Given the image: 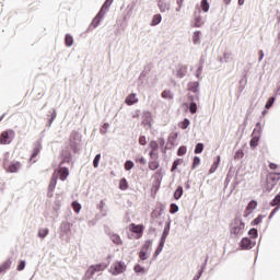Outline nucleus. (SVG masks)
<instances>
[{"label": "nucleus", "mask_w": 280, "mask_h": 280, "mask_svg": "<svg viewBox=\"0 0 280 280\" xmlns=\"http://www.w3.org/2000/svg\"><path fill=\"white\" fill-rule=\"evenodd\" d=\"M246 225L242 222V219L235 218L230 224L231 235H242Z\"/></svg>", "instance_id": "nucleus-3"}, {"label": "nucleus", "mask_w": 280, "mask_h": 280, "mask_svg": "<svg viewBox=\"0 0 280 280\" xmlns=\"http://www.w3.org/2000/svg\"><path fill=\"white\" fill-rule=\"evenodd\" d=\"M162 97H163L164 100H173V98H174V95H172V91H170V90H164V91L162 92Z\"/></svg>", "instance_id": "nucleus-26"}, {"label": "nucleus", "mask_w": 280, "mask_h": 280, "mask_svg": "<svg viewBox=\"0 0 280 280\" xmlns=\"http://www.w3.org/2000/svg\"><path fill=\"white\" fill-rule=\"evenodd\" d=\"M136 163H140V165H145V158L140 156V158L136 159Z\"/></svg>", "instance_id": "nucleus-51"}, {"label": "nucleus", "mask_w": 280, "mask_h": 280, "mask_svg": "<svg viewBox=\"0 0 280 280\" xmlns=\"http://www.w3.org/2000/svg\"><path fill=\"white\" fill-rule=\"evenodd\" d=\"M220 161H221V158L219 155L217 156V161L210 167V171H209L210 174H213L218 170V167H220Z\"/></svg>", "instance_id": "nucleus-18"}, {"label": "nucleus", "mask_w": 280, "mask_h": 280, "mask_svg": "<svg viewBox=\"0 0 280 280\" xmlns=\"http://www.w3.org/2000/svg\"><path fill=\"white\" fill-rule=\"evenodd\" d=\"M135 272H144V269H143V267H141V265H136Z\"/></svg>", "instance_id": "nucleus-53"}, {"label": "nucleus", "mask_w": 280, "mask_h": 280, "mask_svg": "<svg viewBox=\"0 0 280 280\" xmlns=\"http://www.w3.org/2000/svg\"><path fill=\"white\" fill-rule=\"evenodd\" d=\"M139 258L142 260V261H145V259H148V254L145 252H141L139 253Z\"/></svg>", "instance_id": "nucleus-49"}, {"label": "nucleus", "mask_w": 280, "mask_h": 280, "mask_svg": "<svg viewBox=\"0 0 280 280\" xmlns=\"http://www.w3.org/2000/svg\"><path fill=\"white\" fill-rule=\"evenodd\" d=\"M65 43L67 47H72L73 46V36L67 34L65 37Z\"/></svg>", "instance_id": "nucleus-25"}, {"label": "nucleus", "mask_w": 280, "mask_h": 280, "mask_svg": "<svg viewBox=\"0 0 280 280\" xmlns=\"http://www.w3.org/2000/svg\"><path fill=\"white\" fill-rule=\"evenodd\" d=\"M162 20L163 18L161 16V14L153 15V19L151 21L152 27H154L155 25H159V23H161Z\"/></svg>", "instance_id": "nucleus-20"}, {"label": "nucleus", "mask_w": 280, "mask_h": 280, "mask_svg": "<svg viewBox=\"0 0 280 280\" xmlns=\"http://www.w3.org/2000/svg\"><path fill=\"white\" fill-rule=\"evenodd\" d=\"M57 183H58V177L54 176V174H52V177H51L49 186H48L49 191H54V189H56Z\"/></svg>", "instance_id": "nucleus-17"}, {"label": "nucleus", "mask_w": 280, "mask_h": 280, "mask_svg": "<svg viewBox=\"0 0 280 280\" xmlns=\"http://www.w3.org/2000/svg\"><path fill=\"white\" fill-rule=\"evenodd\" d=\"M149 148L153 151V152H159V142L152 140L149 143Z\"/></svg>", "instance_id": "nucleus-29"}, {"label": "nucleus", "mask_w": 280, "mask_h": 280, "mask_svg": "<svg viewBox=\"0 0 280 280\" xmlns=\"http://www.w3.org/2000/svg\"><path fill=\"white\" fill-rule=\"evenodd\" d=\"M189 112L191 113V115H196V113H198V105H196V103L191 102L189 105Z\"/></svg>", "instance_id": "nucleus-35"}, {"label": "nucleus", "mask_w": 280, "mask_h": 280, "mask_svg": "<svg viewBox=\"0 0 280 280\" xmlns=\"http://www.w3.org/2000/svg\"><path fill=\"white\" fill-rule=\"evenodd\" d=\"M18 270L21 271V270H25V260H21L19 266H18Z\"/></svg>", "instance_id": "nucleus-52"}, {"label": "nucleus", "mask_w": 280, "mask_h": 280, "mask_svg": "<svg viewBox=\"0 0 280 280\" xmlns=\"http://www.w3.org/2000/svg\"><path fill=\"white\" fill-rule=\"evenodd\" d=\"M126 269H127V266L124 261H115L112 264V266L109 268V272L114 277H117L118 275H124Z\"/></svg>", "instance_id": "nucleus-6"}, {"label": "nucleus", "mask_w": 280, "mask_h": 280, "mask_svg": "<svg viewBox=\"0 0 280 280\" xmlns=\"http://www.w3.org/2000/svg\"><path fill=\"white\" fill-rule=\"evenodd\" d=\"M253 242L250 241V238L248 237H244L242 241H241V246L245 249H248V248H252V245Z\"/></svg>", "instance_id": "nucleus-15"}, {"label": "nucleus", "mask_w": 280, "mask_h": 280, "mask_svg": "<svg viewBox=\"0 0 280 280\" xmlns=\"http://www.w3.org/2000/svg\"><path fill=\"white\" fill-rule=\"evenodd\" d=\"M152 247V242L151 241H145L142 248L140 249V252L142 253H150V248Z\"/></svg>", "instance_id": "nucleus-19"}, {"label": "nucleus", "mask_w": 280, "mask_h": 280, "mask_svg": "<svg viewBox=\"0 0 280 280\" xmlns=\"http://www.w3.org/2000/svg\"><path fill=\"white\" fill-rule=\"evenodd\" d=\"M113 3V0H106L105 3L103 4L102 9L97 13V15L93 19L92 21V27H97L100 25V22L104 19V15L106 14V10L110 8V4Z\"/></svg>", "instance_id": "nucleus-4"}, {"label": "nucleus", "mask_w": 280, "mask_h": 280, "mask_svg": "<svg viewBox=\"0 0 280 280\" xmlns=\"http://www.w3.org/2000/svg\"><path fill=\"white\" fill-rule=\"evenodd\" d=\"M280 180V173L271 172L267 175L266 183L262 186V191L270 192Z\"/></svg>", "instance_id": "nucleus-2"}, {"label": "nucleus", "mask_w": 280, "mask_h": 280, "mask_svg": "<svg viewBox=\"0 0 280 280\" xmlns=\"http://www.w3.org/2000/svg\"><path fill=\"white\" fill-rule=\"evenodd\" d=\"M102 159V154H96L93 161V166L94 167H100V161Z\"/></svg>", "instance_id": "nucleus-38"}, {"label": "nucleus", "mask_w": 280, "mask_h": 280, "mask_svg": "<svg viewBox=\"0 0 280 280\" xmlns=\"http://www.w3.org/2000/svg\"><path fill=\"white\" fill-rule=\"evenodd\" d=\"M132 167H135V163L132 161H127L125 163V170H127V172H129V170H132Z\"/></svg>", "instance_id": "nucleus-43"}, {"label": "nucleus", "mask_w": 280, "mask_h": 280, "mask_svg": "<svg viewBox=\"0 0 280 280\" xmlns=\"http://www.w3.org/2000/svg\"><path fill=\"white\" fill-rule=\"evenodd\" d=\"M149 155L151 156V159H154L159 156V153H156V151L151 150Z\"/></svg>", "instance_id": "nucleus-55"}, {"label": "nucleus", "mask_w": 280, "mask_h": 280, "mask_svg": "<svg viewBox=\"0 0 280 280\" xmlns=\"http://www.w3.org/2000/svg\"><path fill=\"white\" fill-rule=\"evenodd\" d=\"M139 143H140V145H145L148 143V140L145 139V136H141L139 138Z\"/></svg>", "instance_id": "nucleus-50"}, {"label": "nucleus", "mask_w": 280, "mask_h": 280, "mask_svg": "<svg viewBox=\"0 0 280 280\" xmlns=\"http://www.w3.org/2000/svg\"><path fill=\"white\" fill-rule=\"evenodd\" d=\"M278 167H279V165H277L276 163H270L269 164L270 170H277Z\"/></svg>", "instance_id": "nucleus-56"}, {"label": "nucleus", "mask_w": 280, "mask_h": 280, "mask_svg": "<svg viewBox=\"0 0 280 280\" xmlns=\"http://www.w3.org/2000/svg\"><path fill=\"white\" fill-rule=\"evenodd\" d=\"M40 150H42L40 144H37V145L34 148V150H33V153H32V155H31V160L36 159V155H37V154H40Z\"/></svg>", "instance_id": "nucleus-28"}, {"label": "nucleus", "mask_w": 280, "mask_h": 280, "mask_svg": "<svg viewBox=\"0 0 280 280\" xmlns=\"http://www.w3.org/2000/svg\"><path fill=\"white\" fill-rule=\"evenodd\" d=\"M234 159H244V151L242 149H240L238 151H236Z\"/></svg>", "instance_id": "nucleus-46"}, {"label": "nucleus", "mask_w": 280, "mask_h": 280, "mask_svg": "<svg viewBox=\"0 0 280 280\" xmlns=\"http://www.w3.org/2000/svg\"><path fill=\"white\" fill-rule=\"evenodd\" d=\"M13 139H14V130L9 129L5 131H2V133L0 135V144L8 145L12 143Z\"/></svg>", "instance_id": "nucleus-7"}, {"label": "nucleus", "mask_w": 280, "mask_h": 280, "mask_svg": "<svg viewBox=\"0 0 280 280\" xmlns=\"http://www.w3.org/2000/svg\"><path fill=\"white\" fill-rule=\"evenodd\" d=\"M105 268H107V265L104 262L90 266L85 271V279L86 280L93 279V276L95 275V272H104Z\"/></svg>", "instance_id": "nucleus-5"}, {"label": "nucleus", "mask_w": 280, "mask_h": 280, "mask_svg": "<svg viewBox=\"0 0 280 280\" xmlns=\"http://www.w3.org/2000/svg\"><path fill=\"white\" fill-rule=\"evenodd\" d=\"M198 86H199L198 82H192V83H190V84L188 85V89H189V91H191L192 93H198Z\"/></svg>", "instance_id": "nucleus-32"}, {"label": "nucleus", "mask_w": 280, "mask_h": 280, "mask_svg": "<svg viewBox=\"0 0 280 280\" xmlns=\"http://www.w3.org/2000/svg\"><path fill=\"white\" fill-rule=\"evenodd\" d=\"M238 5H244V0H238Z\"/></svg>", "instance_id": "nucleus-61"}, {"label": "nucleus", "mask_w": 280, "mask_h": 280, "mask_svg": "<svg viewBox=\"0 0 280 280\" xmlns=\"http://www.w3.org/2000/svg\"><path fill=\"white\" fill-rule=\"evenodd\" d=\"M262 220H264V215L259 214L256 219L252 221L253 226H257V224H261Z\"/></svg>", "instance_id": "nucleus-37"}, {"label": "nucleus", "mask_w": 280, "mask_h": 280, "mask_svg": "<svg viewBox=\"0 0 280 280\" xmlns=\"http://www.w3.org/2000/svg\"><path fill=\"white\" fill-rule=\"evenodd\" d=\"M57 115L58 114L56 113V109H52V112L50 113V119H49L48 126H51L54 124V119H56Z\"/></svg>", "instance_id": "nucleus-41"}, {"label": "nucleus", "mask_w": 280, "mask_h": 280, "mask_svg": "<svg viewBox=\"0 0 280 280\" xmlns=\"http://www.w3.org/2000/svg\"><path fill=\"white\" fill-rule=\"evenodd\" d=\"M183 1L185 0H177V4L179 5V8H183Z\"/></svg>", "instance_id": "nucleus-59"}, {"label": "nucleus", "mask_w": 280, "mask_h": 280, "mask_svg": "<svg viewBox=\"0 0 280 280\" xmlns=\"http://www.w3.org/2000/svg\"><path fill=\"white\" fill-rule=\"evenodd\" d=\"M192 42H194L195 45H198V43H200V31H197V32L194 33Z\"/></svg>", "instance_id": "nucleus-34"}, {"label": "nucleus", "mask_w": 280, "mask_h": 280, "mask_svg": "<svg viewBox=\"0 0 280 280\" xmlns=\"http://www.w3.org/2000/svg\"><path fill=\"white\" fill-rule=\"evenodd\" d=\"M248 235L253 238V240H257V229H250L248 232Z\"/></svg>", "instance_id": "nucleus-42"}, {"label": "nucleus", "mask_w": 280, "mask_h": 280, "mask_svg": "<svg viewBox=\"0 0 280 280\" xmlns=\"http://www.w3.org/2000/svg\"><path fill=\"white\" fill-rule=\"evenodd\" d=\"M46 235H49V229L45 228V229L38 230V237H40L42 240H45Z\"/></svg>", "instance_id": "nucleus-24"}, {"label": "nucleus", "mask_w": 280, "mask_h": 280, "mask_svg": "<svg viewBox=\"0 0 280 280\" xmlns=\"http://www.w3.org/2000/svg\"><path fill=\"white\" fill-rule=\"evenodd\" d=\"M198 165H200V158L195 156L194 162H192V170H196V167H198Z\"/></svg>", "instance_id": "nucleus-47"}, {"label": "nucleus", "mask_w": 280, "mask_h": 280, "mask_svg": "<svg viewBox=\"0 0 280 280\" xmlns=\"http://www.w3.org/2000/svg\"><path fill=\"white\" fill-rule=\"evenodd\" d=\"M209 1L208 0H201V10L202 12H209Z\"/></svg>", "instance_id": "nucleus-31"}, {"label": "nucleus", "mask_w": 280, "mask_h": 280, "mask_svg": "<svg viewBox=\"0 0 280 280\" xmlns=\"http://www.w3.org/2000/svg\"><path fill=\"white\" fill-rule=\"evenodd\" d=\"M149 170H152L153 172L155 170H159V162L158 161H152L149 163Z\"/></svg>", "instance_id": "nucleus-39"}, {"label": "nucleus", "mask_w": 280, "mask_h": 280, "mask_svg": "<svg viewBox=\"0 0 280 280\" xmlns=\"http://www.w3.org/2000/svg\"><path fill=\"white\" fill-rule=\"evenodd\" d=\"M137 102H139V98H137V94L135 93L129 94L125 100V104H127V106H132L137 104Z\"/></svg>", "instance_id": "nucleus-11"}, {"label": "nucleus", "mask_w": 280, "mask_h": 280, "mask_svg": "<svg viewBox=\"0 0 280 280\" xmlns=\"http://www.w3.org/2000/svg\"><path fill=\"white\" fill-rule=\"evenodd\" d=\"M191 122L189 121V119L185 118L182 122H179V128H182V130H187Z\"/></svg>", "instance_id": "nucleus-27"}, {"label": "nucleus", "mask_w": 280, "mask_h": 280, "mask_svg": "<svg viewBox=\"0 0 280 280\" xmlns=\"http://www.w3.org/2000/svg\"><path fill=\"white\" fill-rule=\"evenodd\" d=\"M187 73V67L182 66L177 70V78H185V74Z\"/></svg>", "instance_id": "nucleus-23"}, {"label": "nucleus", "mask_w": 280, "mask_h": 280, "mask_svg": "<svg viewBox=\"0 0 280 280\" xmlns=\"http://www.w3.org/2000/svg\"><path fill=\"white\" fill-rule=\"evenodd\" d=\"M279 209H280L279 207H276V208L271 211L269 218H272V215H275V213H277V211H279Z\"/></svg>", "instance_id": "nucleus-57"}, {"label": "nucleus", "mask_w": 280, "mask_h": 280, "mask_svg": "<svg viewBox=\"0 0 280 280\" xmlns=\"http://www.w3.org/2000/svg\"><path fill=\"white\" fill-rule=\"evenodd\" d=\"M264 60V50H259V61Z\"/></svg>", "instance_id": "nucleus-58"}, {"label": "nucleus", "mask_w": 280, "mask_h": 280, "mask_svg": "<svg viewBox=\"0 0 280 280\" xmlns=\"http://www.w3.org/2000/svg\"><path fill=\"white\" fill-rule=\"evenodd\" d=\"M256 209H257V201L256 200L249 201L245 210L246 215H250V213H253V211Z\"/></svg>", "instance_id": "nucleus-12"}, {"label": "nucleus", "mask_w": 280, "mask_h": 280, "mask_svg": "<svg viewBox=\"0 0 280 280\" xmlns=\"http://www.w3.org/2000/svg\"><path fill=\"white\" fill-rule=\"evenodd\" d=\"M2 165L5 170V172H9L11 174H14V173L19 172V170H21L20 162L12 161V156L10 155V153L4 154Z\"/></svg>", "instance_id": "nucleus-1"}, {"label": "nucleus", "mask_w": 280, "mask_h": 280, "mask_svg": "<svg viewBox=\"0 0 280 280\" xmlns=\"http://www.w3.org/2000/svg\"><path fill=\"white\" fill-rule=\"evenodd\" d=\"M185 154H187V147H179V149L177 151V155L185 156Z\"/></svg>", "instance_id": "nucleus-40"}, {"label": "nucleus", "mask_w": 280, "mask_h": 280, "mask_svg": "<svg viewBox=\"0 0 280 280\" xmlns=\"http://www.w3.org/2000/svg\"><path fill=\"white\" fill-rule=\"evenodd\" d=\"M261 135V130L259 129H254L253 135H252V140L249 142L250 148H257L259 145V137Z\"/></svg>", "instance_id": "nucleus-10"}, {"label": "nucleus", "mask_w": 280, "mask_h": 280, "mask_svg": "<svg viewBox=\"0 0 280 280\" xmlns=\"http://www.w3.org/2000/svg\"><path fill=\"white\" fill-rule=\"evenodd\" d=\"M110 240L117 246H121V244H124V241H121V237L117 234H112Z\"/></svg>", "instance_id": "nucleus-16"}, {"label": "nucleus", "mask_w": 280, "mask_h": 280, "mask_svg": "<svg viewBox=\"0 0 280 280\" xmlns=\"http://www.w3.org/2000/svg\"><path fill=\"white\" fill-rule=\"evenodd\" d=\"M178 206L176 203L171 205L170 213H177Z\"/></svg>", "instance_id": "nucleus-48"}, {"label": "nucleus", "mask_w": 280, "mask_h": 280, "mask_svg": "<svg viewBox=\"0 0 280 280\" xmlns=\"http://www.w3.org/2000/svg\"><path fill=\"white\" fill-rule=\"evenodd\" d=\"M183 196V188L182 186L177 187V189L174 192L175 200H180V197Z\"/></svg>", "instance_id": "nucleus-30"}, {"label": "nucleus", "mask_w": 280, "mask_h": 280, "mask_svg": "<svg viewBox=\"0 0 280 280\" xmlns=\"http://www.w3.org/2000/svg\"><path fill=\"white\" fill-rule=\"evenodd\" d=\"M178 165H179V161L177 160V161H175V162L173 163V166H172V168H171V172L176 171V170L178 168Z\"/></svg>", "instance_id": "nucleus-54"}, {"label": "nucleus", "mask_w": 280, "mask_h": 280, "mask_svg": "<svg viewBox=\"0 0 280 280\" xmlns=\"http://www.w3.org/2000/svg\"><path fill=\"white\" fill-rule=\"evenodd\" d=\"M205 22L202 21V15H200V11L195 12V27H202Z\"/></svg>", "instance_id": "nucleus-13"}, {"label": "nucleus", "mask_w": 280, "mask_h": 280, "mask_svg": "<svg viewBox=\"0 0 280 280\" xmlns=\"http://www.w3.org/2000/svg\"><path fill=\"white\" fill-rule=\"evenodd\" d=\"M223 2L225 3V5H229V3H231V0H223Z\"/></svg>", "instance_id": "nucleus-60"}, {"label": "nucleus", "mask_w": 280, "mask_h": 280, "mask_svg": "<svg viewBox=\"0 0 280 280\" xmlns=\"http://www.w3.org/2000/svg\"><path fill=\"white\" fill-rule=\"evenodd\" d=\"M159 8L161 12H167V10H170V4L164 3L163 0H160Z\"/></svg>", "instance_id": "nucleus-22"}, {"label": "nucleus", "mask_w": 280, "mask_h": 280, "mask_svg": "<svg viewBox=\"0 0 280 280\" xmlns=\"http://www.w3.org/2000/svg\"><path fill=\"white\" fill-rule=\"evenodd\" d=\"M119 189H121V191H126V189H128V180L126 178H121L119 180Z\"/></svg>", "instance_id": "nucleus-21"}, {"label": "nucleus", "mask_w": 280, "mask_h": 280, "mask_svg": "<svg viewBox=\"0 0 280 280\" xmlns=\"http://www.w3.org/2000/svg\"><path fill=\"white\" fill-rule=\"evenodd\" d=\"M129 231L131 233H135L136 235V240H141V237H143V231H145V226H143V224H135L131 223L129 224Z\"/></svg>", "instance_id": "nucleus-8"}, {"label": "nucleus", "mask_w": 280, "mask_h": 280, "mask_svg": "<svg viewBox=\"0 0 280 280\" xmlns=\"http://www.w3.org/2000/svg\"><path fill=\"white\" fill-rule=\"evenodd\" d=\"M272 104H275V97H270L265 105V108L269 109L272 108Z\"/></svg>", "instance_id": "nucleus-44"}, {"label": "nucleus", "mask_w": 280, "mask_h": 280, "mask_svg": "<svg viewBox=\"0 0 280 280\" xmlns=\"http://www.w3.org/2000/svg\"><path fill=\"white\" fill-rule=\"evenodd\" d=\"M12 266V260L8 259L2 265H0V275L1 272H5V270H10V267Z\"/></svg>", "instance_id": "nucleus-14"}, {"label": "nucleus", "mask_w": 280, "mask_h": 280, "mask_svg": "<svg viewBox=\"0 0 280 280\" xmlns=\"http://www.w3.org/2000/svg\"><path fill=\"white\" fill-rule=\"evenodd\" d=\"M110 127V125L108 122H105L102 128H101V132L102 135H106L108 128Z\"/></svg>", "instance_id": "nucleus-45"}, {"label": "nucleus", "mask_w": 280, "mask_h": 280, "mask_svg": "<svg viewBox=\"0 0 280 280\" xmlns=\"http://www.w3.org/2000/svg\"><path fill=\"white\" fill-rule=\"evenodd\" d=\"M72 209L75 213H80V211L82 210V206L78 201H73Z\"/></svg>", "instance_id": "nucleus-33"}, {"label": "nucleus", "mask_w": 280, "mask_h": 280, "mask_svg": "<svg viewBox=\"0 0 280 280\" xmlns=\"http://www.w3.org/2000/svg\"><path fill=\"white\" fill-rule=\"evenodd\" d=\"M188 100H189L190 102H194V96H188Z\"/></svg>", "instance_id": "nucleus-62"}, {"label": "nucleus", "mask_w": 280, "mask_h": 280, "mask_svg": "<svg viewBox=\"0 0 280 280\" xmlns=\"http://www.w3.org/2000/svg\"><path fill=\"white\" fill-rule=\"evenodd\" d=\"M202 150H205V144L197 143V145L195 148V154H202Z\"/></svg>", "instance_id": "nucleus-36"}, {"label": "nucleus", "mask_w": 280, "mask_h": 280, "mask_svg": "<svg viewBox=\"0 0 280 280\" xmlns=\"http://www.w3.org/2000/svg\"><path fill=\"white\" fill-rule=\"evenodd\" d=\"M54 176H56L57 178L59 176L60 180H67V178L69 177V168L59 166L58 170H55Z\"/></svg>", "instance_id": "nucleus-9"}]
</instances>
